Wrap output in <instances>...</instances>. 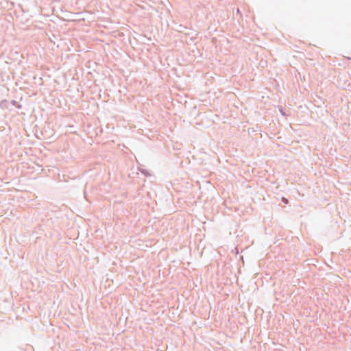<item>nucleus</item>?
<instances>
[{"instance_id":"obj_1","label":"nucleus","mask_w":351,"mask_h":351,"mask_svg":"<svg viewBox=\"0 0 351 351\" xmlns=\"http://www.w3.org/2000/svg\"><path fill=\"white\" fill-rule=\"evenodd\" d=\"M139 171L141 172L142 174H143L146 177H148V176H151V174L149 173V172L147 169H139Z\"/></svg>"},{"instance_id":"obj_2","label":"nucleus","mask_w":351,"mask_h":351,"mask_svg":"<svg viewBox=\"0 0 351 351\" xmlns=\"http://www.w3.org/2000/svg\"><path fill=\"white\" fill-rule=\"evenodd\" d=\"M10 104L12 105V106H16L18 108H21V105H19L18 102L16 101H15V100H12L10 101Z\"/></svg>"},{"instance_id":"obj_3","label":"nucleus","mask_w":351,"mask_h":351,"mask_svg":"<svg viewBox=\"0 0 351 351\" xmlns=\"http://www.w3.org/2000/svg\"><path fill=\"white\" fill-rule=\"evenodd\" d=\"M282 201L283 202L284 204L288 203V199H282Z\"/></svg>"},{"instance_id":"obj_4","label":"nucleus","mask_w":351,"mask_h":351,"mask_svg":"<svg viewBox=\"0 0 351 351\" xmlns=\"http://www.w3.org/2000/svg\"><path fill=\"white\" fill-rule=\"evenodd\" d=\"M6 102H7V101H2V102H1V106H4L5 103H6Z\"/></svg>"},{"instance_id":"obj_5","label":"nucleus","mask_w":351,"mask_h":351,"mask_svg":"<svg viewBox=\"0 0 351 351\" xmlns=\"http://www.w3.org/2000/svg\"><path fill=\"white\" fill-rule=\"evenodd\" d=\"M148 196H149V197H151V195H150V193H148Z\"/></svg>"}]
</instances>
